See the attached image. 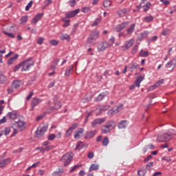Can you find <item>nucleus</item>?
Here are the masks:
<instances>
[{
    "label": "nucleus",
    "instance_id": "nucleus-1",
    "mask_svg": "<svg viewBox=\"0 0 176 176\" xmlns=\"http://www.w3.org/2000/svg\"><path fill=\"white\" fill-rule=\"evenodd\" d=\"M173 135H175V131L173 129H170V133H164L163 135H158L157 141L158 142H164L165 141H170Z\"/></svg>",
    "mask_w": 176,
    "mask_h": 176
},
{
    "label": "nucleus",
    "instance_id": "nucleus-2",
    "mask_svg": "<svg viewBox=\"0 0 176 176\" xmlns=\"http://www.w3.org/2000/svg\"><path fill=\"white\" fill-rule=\"evenodd\" d=\"M72 159H74V153H67L63 155L60 159V162L64 163L63 166L67 167L71 162H72Z\"/></svg>",
    "mask_w": 176,
    "mask_h": 176
},
{
    "label": "nucleus",
    "instance_id": "nucleus-3",
    "mask_svg": "<svg viewBox=\"0 0 176 176\" xmlns=\"http://www.w3.org/2000/svg\"><path fill=\"white\" fill-rule=\"evenodd\" d=\"M31 60H32V58H29L23 61L22 63H21L22 66L21 71H28L30 68H31V67L34 66L35 62L31 61Z\"/></svg>",
    "mask_w": 176,
    "mask_h": 176
},
{
    "label": "nucleus",
    "instance_id": "nucleus-4",
    "mask_svg": "<svg viewBox=\"0 0 176 176\" xmlns=\"http://www.w3.org/2000/svg\"><path fill=\"white\" fill-rule=\"evenodd\" d=\"M54 107H50L47 109V113H52V112H54V111H58L61 108V102L60 101H57V96H55L54 98Z\"/></svg>",
    "mask_w": 176,
    "mask_h": 176
},
{
    "label": "nucleus",
    "instance_id": "nucleus-5",
    "mask_svg": "<svg viewBox=\"0 0 176 176\" xmlns=\"http://www.w3.org/2000/svg\"><path fill=\"white\" fill-rule=\"evenodd\" d=\"M113 124H115V121L111 120L107 122L105 125L102 126V133H103V134H108L109 133H111V129L113 127Z\"/></svg>",
    "mask_w": 176,
    "mask_h": 176
},
{
    "label": "nucleus",
    "instance_id": "nucleus-6",
    "mask_svg": "<svg viewBox=\"0 0 176 176\" xmlns=\"http://www.w3.org/2000/svg\"><path fill=\"white\" fill-rule=\"evenodd\" d=\"M20 86H21V81L19 80H15L12 82L11 88L8 89V94H12L13 93V89H19Z\"/></svg>",
    "mask_w": 176,
    "mask_h": 176
},
{
    "label": "nucleus",
    "instance_id": "nucleus-7",
    "mask_svg": "<svg viewBox=\"0 0 176 176\" xmlns=\"http://www.w3.org/2000/svg\"><path fill=\"white\" fill-rule=\"evenodd\" d=\"M98 35H100V32H98V30L91 33L87 39V45H91V43H93V41H96L98 38Z\"/></svg>",
    "mask_w": 176,
    "mask_h": 176
},
{
    "label": "nucleus",
    "instance_id": "nucleus-8",
    "mask_svg": "<svg viewBox=\"0 0 176 176\" xmlns=\"http://www.w3.org/2000/svg\"><path fill=\"white\" fill-rule=\"evenodd\" d=\"M111 44L108 43L107 41H102L98 43L97 47L98 52H105L107 47H111Z\"/></svg>",
    "mask_w": 176,
    "mask_h": 176
},
{
    "label": "nucleus",
    "instance_id": "nucleus-9",
    "mask_svg": "<svg viewBox=\"0 0 176 176\" xmlns=\"http://www.w3.org/2000/svg\"><path fill=\"white\" fill-rule=\"evenodd\" d=\"M129 24V21H125L119 25H117L114 28V31H116V32H120V31H122L123 30H124V28H126V27H127Z\"/></svg>",
    "mask_w": 176,
    "mask_h": 176
},
{
    "label": "nucleus",
    "instance_id": "nucleus-10",
    "mask_svg": "<svg viewBox=\"0 0 176 176\" xmlns=\"http://www.w3.org/2000/svg\"><path fill=\"white\" fill-rule=\"evenodd\" d=\"M133 45H134V40L130 39L128 41H126L124 45L121 46V50L126 52V50H129Z\"/></svg>",
    "mask_w": 176,
    "mask_h": 176
},
{
    "label": "nucleus",
    "instance_id": "nucleus-11",
    "mask_svg": "<svg viewBox=\"0 0 176 176\" xmlns=\"http://www.w3.org/2000/svg\"><path fill=\"white\" fill-rule=\"evenodd\" d=\"M41 102H42V100L38 98H34L32 100V102H31V107H32L31 111H34V109L35 108V107H36L37 105H39Z\"/></svg>",
    "mask_w": 176,
    "mask_h": 176
},
{
    "label": "nucleus",
    "instance_id": "nucleus-12",
    "mask_svg": "<svg viewBox=\"0 0 176 176\" xmlns=\"http://www.w3.org/2000/svg\"><path fill=\"white\" fill-rule=\"evenodd\" d=\"M109 94V92L108 91H104L102 92L101 94H100L98 97H96L95 98V101H96V102H100V101H102L104 100V98H105V97H107L108 95Z\"/></svg>",
    "mask_w": 176,
    "mask_h": 176
},
{
    "label": "nucleus",
    "instance_id": "nucleus-13",
    "mask_svg": "<svg viewBox=\"0 0 176 176\" xmlns=\"http://www.w3.org/2000/svg\"><path fill=\"white\" fill-rule=\"evenodd\" d=\"M80 11V9H76L73 11H71L70 12H67L65 14V17L66 19H71L72 17H75V16H76V14H78V13H79Z\"/></svg>",
    "mask_w": 176,
    "mask_h": 176
},
{
    "label": "nucleus",
    "instance_id": "nucleus-14",
    "mask_svg": "<svg viewBox=\"0 0 176 176\" xmlns=\"http://www.w3.org/2000/svg\"><path fill=\"white\" fill-rule=\"evenodd\" d=\"M84 132H85V130L82 128H80L77 130V131H75L74 132L75 140H79L80 137H82V135L83 134Z\"/></svg>",
    "mask_w": 176,
    "mask_h": 176
},
{
    "label": "nucleus",
    "instance_id": "nucleus-15",
    "mask_svg": "<svg viewBox=\"0 0 176 176\" xmlns=\"http://www.w3.org/2000/svg\"><path fill=\"white\" fill-rule=\"evenodd\" d=\"M8 83V77L0 71V85H6Z\"/></svg>",
    "mask_w": 176,
    "mask_h": 176
},
{
    "label": "nucleus",
    "instance_id": "nucleus-16",
    "mask_svg": "<svg viewBox=\"0 0 176 176\" xmlns=\"http://www.w3.org/2000/svg\"><path fill=\"white\" fill-rule=\"evenodd\" d=\"M105 118H97L91 122L92 127H96V124H102L105 122Z\"/></svg>",
    "mask_w": 176,
    "mask_h": 176
},
{
    "label": "nucleus",
    "instance_id": "nucleus-17",
    "mask_svg": "<svg viewBox=\"0 0 176 176\" xmlns=\"http://www.w3.org/2000/svg\"><path fill=\"white\" fill-rule=\"evenodd\" d=\"M176 65V59L173 58L169 60L165 65L166 68H171L173 67V69H174V67Z\"/></svg>",
    "mask_w": 176,
    "mask_h": 176
},
{
    "label": "nucleus",
    "instance_id": "nucleus-18",
    "mask_svg": "<svg viewBox=\"0 0 176 176\" xmlns=\"http://www.w3.org/2000/svg\"><path fill=\"white\" fill-rule=\"evenodd\" d=\"M96 131H87L85 135V138L87 140V138H93L96 135Z\"/></svg>",
    "mask_w": 176,
    "mask_h": 176
},
{
    "label": "nucleus",
    "instance_id": "nucleus-19",
    "mask_svg": "<svg viewBox=\"0 0 176 176\" xmlns=\"http://www.w3.org/2000/svg\"><path fill=\"white\" fill-rule=\"evenodd\" d=\"M43 14H37L32 20V23L36 24L41 19H42Z\"/></svg>",
    "mask_w": 176,
    "mask_h": 176
},
{
    "label": "nucleus",
    "instance_id": "nucleus-20",
    "mask_svg": "<svg viewBox=\"0 0 176 176\" xmlns=\"http://www.w3.org/2000/svg\"><path fill=\"white\" fill-rule=\"evenodd\" d=\"M129 10L126 8L122 9L118 12L119 17H124L128 13Z\"/></svg>",
    "mask_w": 176,
    "mask_h": 176
},
{
    "label": "nucleus",
    "instance_id": "nucleus-21",
    "mask_svg": "<svg viewBox=\"0 0 176 176\" xmlns=\"http://www.w3.org/2000/svg\"><path fill=\"white\" fill-rule=\"evenodd\" d=\"M120 107H114L113 109H110L108 111L109 115H115V113H118V112L120 111Z\"/></svg>",
    "mask_w": 176,
    "mask_h": 176
},
{
    "label": "nucleus",
    "instance_id": "nucleus-22",
    "mask_svg": "<svg viewBox=\"0 0 176 176\" xmlns=\"http://www.w3.org/2000/svg\"><path fill=\"white\" fill-rule=\"evenodd\" d=\"M118 129H126V127H127V120H121V121L118 123Z\"/></svg>",
    "mask_w": 176,
    "mask_h": 176
},
{
    "label": "nucleus",
    "instance_id": "nucleus-23",
    "mask_svg": "<svg viewBox=\"0 0 176 176\" xmlns=\"http://www.w3.org/2000/svg\"><path fill=\"white\" fill-rule=\"evenodd\" d=\"M7 116L9 119H17V113L16 111L8 112Z\"/></svg>",
    "mask_w": 176,
    "mask_h": 176
},
{
    "label": "nucleus",
    "instance_id": "nucleus-24",
    "mask_svg": "<svg viewBox=\"0 0 176 176\" xmlns=\"http://www.w3.org/2000/svg\"><path fill=\"white\" fill-rule=\"evenodd\" d=\"M17 58H19V54H16L14 55V56H12L10 59H8L7 62L8 65H12V64H13V63H14V61H16Z\"/></svg>",
    "mask_w": 176,
    "mask_h": 176
},
{
    "label": "nucleus",
    "instance_id": "nucleus-25",
    "mask_svg": "<svg viewBox=\"0 0 176 176\" xmlns=\"http://www.w3.org/2000/svg\"><path fill=\"white\" fill-rule=\"evenodd\" d=\"M10 163V158H7L3 160H0V167H5L7 164H9Z\"/></svg>",
    "mask_w": 176,
    "mask_h": 176
},
{
    "label": "nucleus",
    "instance_id": "nucleus-26",
    "mask_svg": "<svg viewBox=\"0 0 176 176\" xmlns=\"http://www.w3.org/2000/svg\"><path fill=\"white\" fill-rule=\"evenodd\" d=\"M60 41H67V42H69V41H71V36H69V34H63L60 36Z\"/></svg>",
    "mask_w": 176,
    "mask_h": 176
},
{
    "label": "nucleus",
    "instance_id": "nucleus-27",
    "mask_svg": "<svg viewBox=\"0 0 176 176\" xmlns=\"http://www.w3.org/2000/svg\"><path fill=\"white\" fill-rule=\"evenodd\" d=\"M144 79V76H140V77H138V78L134 82V85L136 87H140V85H141V81Z\"/></svg>",
    "mask_w": 176,
    "mask_h": 176
},
{
    "label": "nucleus",
    "instance_id": "nucleus-28",
    "mask_svg": "<svg viewBox=\"0 0 176 176\" xmlns=\"http://www.w3.org/2000/svg\"><path fill=\"white\" fill-rule=\"evenodd\" d=\"M134 30H135V23H132L129 28L127 29L126 32L128 34L131 35V34L134 32Z\"/></svg>",
    "mask_w": 176,
    "mask_h": 176
},
{
    "label": "nucleus",
    "instance_id": "nucleus-29",
    "mask_svg": "<svg viewBox=\"0 0 176 176\" xmlns=\"http://www.w3.org/2000/svg\"><path fill=\"white\" fill-rule=\"evenodd\" d=\"M45 133L41 128H40V126L37 129V130L36 131V134L37 135L38 138L39 137H43L45 135Z\"/></svg>",
    "mask_w": 176,
    "mask_h": 176
},
{
    "label": "nucleus",
    "instance_id": "nucleus-30",
    "mask_svg": "<svg viewBox=\"0 0 176 176\" xmlns=\"http://www.w3.org/2000/svg\"><path fill=\"white\" fill-rule=\"evenodd\" d=\"M14 124L18 129H21V127H24V125L25 124V122H24L21 120H19L18 122H16Z\"/></svg>",
    "mask_w": 176,
    "mask_h": 176
},
{
    "label": "nucleus",
    "instance_id": "nucleus-31",
    "mask_svg": "<svg viewBox=\"0 0 176 176\" xmlns=\"http://www.w3.org/2000/svg\"><path fill=\"white\" fill-rule=\"evenodd\" d=\"M142 21H144V23H151V21H153V16L152 15L146 16L143 18Z\"/></svg>",
    "mask_w": 176,
    "mask_h": 176
},
{
    "label": "nucleus",
    "instance_id": "nucleus-32",
    "mask_svg": "<svg viewBox=\"0 0 176 176\" xmlns=\"http://www.w3.org/2000/svg\"><path fill=\"white\" fill-rule=\"evenodd\" d=\"M100 166L96 165L94 164H91L89 169V173H91V171H96V170H98Z\"/></svg>",
    "mask_w": 176,
    "mask_h": 176
},
{
    "label": "nucleus",
    "instance_id": "nucleus-33",
    "mask_svg": "<svg viewBox=\"0 0 176 176\" xmlns=\"http://www.w3.org/2000/svg\"><path fill=\"white\" fill-rule=\"evenodd\" d=\"M139 56L140 57H148L149 56V52L148 51H144V50H141Z\"/></svg>",
    "mask_w": 176,
    "mask_h": 176
},
{
    "label": "nucleus",
    "instance_id": "nucleus-34",
    "mask_svg": "<svg viewBox=\"0 0 176 176\" xmlns=\"http://www.w3.org/2000/svg\"><path fill=\"white\" fill-rule=\"evenodd\" d=\"M149 32L148 31H144V32L141 33L140 36L138 37V41H142V39H144V38H146Z\"/></svg>",
    "mask_w": 176,
    "mask_h": 176
},
{
    "label": "nucleus",
    "instance_id": "nucleus-35",
    "mask_svg": "<svg viewBox=\"0 0 176 176\" xmlns=\"http://www.w3.org/2000/svg\"><path fill=\"white\" fill-rule=\"evenodd\" d=\"M10 131H12V130L10 127H6L4 130L0 131V133L2 132L4 135H9Z\"/></svg>",
    "mask_w": 176,
    "mask_h": 176
},
{
    "label": "nucleus",
    "instance_id": "nucleus-36",
    "mask_svg": "<svg viewBox=\"0 0 176 176\" xmlns=\"http://www.w3.org/2000/svg\"><path fill=\"white\" fill-rule=\"evenodd\" d=\"M111 1H103V6L106 9H109L111 8Z\"/></svg>",
    "mask_w": 176,
    "mask_h": 176
},
{
    "label": "nucleus",
    "instance_id": "nucleus-37",
    "mask_svg": "<svg viewBox=\"0 0 176 176\" xmlns=\"http://www.w3.org/2000/svg\"><path fill=\"white\" fill-rule=\"evenodd\" d=\"M40 129H41L42 131L45 133V131H47V128L49 127V124H43L40 125Z\"/></svg>",
    "mask_w": 176,
    "mask_h": 176
},
{
    "label": "nucleus",
    "instance_id": "nucleus-38",
    "mask_svg": "<svg viewBox=\"0 0 176 176\" xmlns=\"http://www.w3.org/2000/svg\"><path fill=\"white\" fill-rule=\"evenodd\" d=\"M129 68L131 69V71H133V69H137V68H140V65L138 64H130Z\"/></svg>",
    "mask_w": 176,
    "mask_h": 176
},
{
    "label": "nucleus",
    "instance_id": "nucleus-39",
    "mask_svg": "<svg viewBox=\"0 0 176 176\" xmlns=\"http://www.w3.org/2000/svg\"><path fill=\"white\" fill-rule=\"evenodd\" d=\"M151 6H152V4L151 3H146V5L143 6L144 12H147V10H149Z\"/></svg>",
    "mask_w": 176,
    "mask_h": 176
},
{
    "label": "nucleus",
    "instance_id": "nucleus-40",
    "mask_svg": "<svg viewBox=\"0 0 176 176\" xmlns=\"http://www.w3.org/2000/svg\"><path fill=\"white\" fill-rule=\"evenodd\" d=\"M74 69V65H72L70 67H68V69L65 71V76H69V74H71V71Z\"/></svg>",
    "mask_w": 176,
    "mask_h": 176
},
{
    "label": "nucleus",
    "instance_id": "nucleus-41",
    "mask_svg": "<svg viewBox=\"0 0 176 176\" xmlns=\"http://www.w3.org/2000/svg\"><path fill=\"white\" fill-rule=\"evenodd\" d=\"M102 144L104 146H107L109 144V140L107 137L104 138L103 140L102 141Z\"/></svg>",
    "mask_w": 176,
    "mask_h": 176
},
{
    "label": "nucleus",
    "instance_id": "nucleus-42",
    "mask_svg": "<svg viewBox=\"0 0 176 176\" xmlns=\"http://www.w3.org/2000/svg\"><path fill=\"white\" fill-rule=\"evenodd\" d=\"M101 19L100 18L96 19L94 22L91 24V27H96L100 24Z\"/></svg>",
    "mask_w": 176,
    "mask_h": 176
},
{
    "label": "nucleus",
    "instance_id": "nucleus-43",
    "mask_svg": "<svg viewBox=\"0 0 176 176\" xmlns=\"http://www.w3.org/2000/svg\"><path fill=\"white\" fill-rule=\"evenodd\" d=\"M80 12H82V13H89V12H90V8H89V7H82L80 9Z\"/></svg>",
    "mask_w": 176,
    "mask_h": 176
},
{
    "label": "nucleus",
    "instance_id": "nucleus-44",
    "mask_svg": "<svg viewBox=\"0 0 176 176\" xmlns=\"http://www.w3.org/2000/svg\"><path fill=\"white\" fill-rule=\"evenodd\" d=\"M170 32V30L168 28H166L161 32V35H163V36H166V35H168Z\"/></svg>",
    "mask_w": 176,
    "mask_h": 176
},
{
    "label": "nucleus",
    "instance_id": "nucleus-45",
    "mask_svg": "<svg viewBox=\"0 0 176 176\" xmlns=\"http://www.w3.org/2000/svg\"><path fill=\"white\" fill-rule=\"evenodd\" d=\"M138 174L140 176H144L146 174V170H145L144 169H140L138 171Z\"/></svg>",
    "mask_w": 176,
    "mask_h": 176
},
{
    "label": "nucleus",
    "instance_id": "nucleus-46",
    "mask_svg": "<svg viewBox=\"0 0 176 176\" xmlns=\"http://www.w3.org/2000/svg\"><path fill=\"white\" fill-rule=\"evenodd\" d=\"M109 108H111L109 105L100 106V111H108Z\"/></svg>",
    "mask_w": 176,
    "mask_h": 176
},
{
    "label": "nucleus",
    "instance_id": "nucleus-47",
    "mask_svg": "<svg viewBox=\"0 0 176 176\" xmlns=\"http://www.w3.org/2000/svg\"><path fill=\"white\" fill-rule=\"evenodd\" d=\"M164 83V79H162L157 81V82L153 85V87H159L160 85H163Z\"/></svg>",
    "mask_w": 176,
    "mask_h": 176
},
{
    "label": "nucleus",
    "instance_id": "nucleus-48",
    "mask_svg": "<svg viewBox=\"0 0 176 176\" xmlns=\"http://www.w3.org/2000/svg\"><path fill=\"white\" fill-rule=\"evenodd\" d=\"M112 71L106 70L104 73V76L108 78V76H111L112 75Z\"/></svg>",
    "mask_w": 176,
    "mask_h": 176
},
{
    "label": "nucleus",
    "instance_id": "nucleus-49",
    "mask_svg": "<svg viewBox=\"0 0 176 176\" xmlns=\"http://www.w3.org/2000/svg\"><path fill=\"white\" fill-rule=\"evenodd\" d=\"M153 167V162H151L146 166V170H151Z\"/></svg>",
    "mask_w": 176,
    "mask_h": 176
},
{
    "label": "nucleus",
    "instance_id": "nucleus-50",
    "mask_svg": "<svg viewBox=\"0 0 176 176\" xmlns=\"http://www.w3.org/2000/svg\"><path fill=\"white\" fill-rule=\"evenodd\" d=\"M33 2H34V1H30L28 3V5L26 6V7H25V10H26L27 12H28V10H30V8L32 7V3H33Z\"/></svg>",
    "mask_w": 176,
    "mask_h": 176
},
{
    "label": "nucleus",
    "instance_id": "nucleus-51",
    "mask_svg": "<svg viewBox=\"0 0 176 176\" xmlns=\"http://www.w3.org/2000/svg\"><path fill=\"white\" fill-rule=\"evenodd\" d=\"M80 167H82V165H75L69 170V173H74V171H75V170H76V168H79Z\"/></svg>",
    "mask_w": 176,
    "mask_h": 176
},
{
    "label": "nucleus",
    "instance_id": "nucleus-52",
    "mask_svg": "<svg viewBox=\"0 0 176 176\" xmlns=\"http://www.w3.org/2000/svg\"><path fill=\"white\" fill-rule=\"evenodd\" d=\"M56 138V135L54 133L50 134L47 139L49 141H53Z\"/></svg>",
    "mask_w": 176,
    "mask_h": 176
},
{
    "label": "nucleus",
    "instance_id": "nucleus-53",
    "mask_svg": "<svg viewBox=\"0 0 176 176\" xmlns=\"http://www.w3.org/2000/svg\"><path fill=\"white\" fill-rule=\"evenodd\" d=\"M50 45H52V46H57L58 45V41L57 40H51L50 41Z\"/></svg>",
    "mask_w": 176,
    "mask_h": 176
},
{
    "label": "nucleus",
    "instance_id": "nucleus-54",
    "mask_svg": "<svg viewBox=\"0 0 176 176\" xmlns=\"http://www.w3.org/2000/svg\"><path fill=\"white\" fill-rule=\"evenodd\" d=\"M27 20H28V16L25 15V16L21 17V23H27Z\"/></svg>",
    "mask_w": 176,
    "mask_h": 176
},
{
    "label": "nucleus",
    "instance_id": "nucleus-55",
    "mask_svg": "<svg viewBox=\"0 0 176 176\" xmlns=\"http://www.w3.org/2000/svg\"><path fill=\"white\" fill-rule=\"evenodd\" d=\"M73 132L74 131L72 129L69 128L68 130L66 131V137H69V135H71Z\"/></svg>",
    "mask_w": 176,
    "mask_h": 176
},
{
    "label": "nucleus",
    "instance_id": "nucleus-56",
    "mask_svg": "<svg viewBox=\"0 0 176 176\" xmlns=\"http://www.w3.org/2000/svg\"><path fill=\"white\" fill-rule=\"evenodd\" d=\"M63 21H64V23H65V24L63 25V27H69V20L63 19Z\"/></svg>",
    "mask_w": 176,
    "mask_h": 176
},
{
    "label": "nucleus",
    "instance_id": "nucleus-57",
    "mask_svg": "<svg viewBox=\"0 0 176 176\" xmlns=\"http://www.w3.org/2000/svg\"><path fill=\"white\" fill-rule=\"evenodd\" d=\"M32 96H34V92L33 91H30L29 93L28 96L26 97L27 101H30V100H31Z\"/></svg>",
    "mask_w": 176,
    "mask_h": 176
},
{
    "label": "nucleus",
    "instance_id": "nucleus-58",
    "mask_svg": "<svg viewBox=\"0 0 176 176\" xmlns=\"http://www.w3.org/2000/svg\"><path fill=\"white\" fill-rule=\"evenodd\" d=\"M138 50V45L133 46L132 49V54H135L137 53V51Z\"/></svg>",
    "mask_w": 176,
    "mask_h": 176
},
{
    "label": "nucleus",
    "instance_id": "nucleus-59",
    "mask_svg": "<svg viewBox=\"0 0 176 176\" xmlns=\"http://www.w3.org/2000/svg\"><path fill=\"white\" fill-rule=\"evenodd\" d=\"M70 129H72L73 131L74 130H76V129H78V123L73 124L70 127Z\"/></svg>",
    "mask_w": 176,
    "mask_h": 176
},
{
    "label": "nucleus",
    "instance_id": "nucleus-60",
    "mask_svg": "<svg viewBox=\"0 0 176 176\" xmlns=\"http://www.w3.org/2000/svg\"><path fill=\"white\" fill-rule=\"evenodd\" d=\"M43 41H45V38L40 37L38 40H37V43L38 45H42V43H43Z\"/></svg>",
    "mask_w": 176,
    "mask_h": 176
},
{
    "label": "nucleus",
    "instance_id": "nucleus-61",
    "mask_svg": "<svg viewBox=\"0 0 176 176\" xmlns=\"http://www.w3.org/2000/svg\"><path fill=\"white\" fill-rule=\"evenodd\" d=\"M21 67H22L21 63H19V65H16L14 68V72H16V71H19V69H20Z\"/></svg>",
    "mask_w": 176,
    "mask_h": 176
},
{
    "label": "nucleus",
    "instance_id": "nucleus-62",
    "mask_svg": "<svg viewBox=\"0 0 176 176\" xmlns=\"http://www.w3.org/2000/svg\"><path fill=\"white\" fill-rule=\"evenodd\" d=\"M76 0H70L69 1V4L70 5V6L72 8L74 7V5H76Z\"/></svg>",
    "mask_w": 176,
    "mask_h": 176
},
{
    "label": "nucleus",
    "instance_id": "nucleus-63",
    "mask_svg": "<svg viewBox=\"0 0 176 176\" xmlns=\"http://www.w3.org/2000/svg\"><path fill=\"white\" fill-rule=\"evenodd\" d=\"M3 33L6 34V35H8V36H9L10 38H14V34H12V33H8L6 32H3Z\"/></svg>",
    "mask_w": 176,
    "mask_h": 176
},
{
    "label": "nucleus",
    "instance_id": "nucleus-64",
    "mask_svg": "<svg viewBox=\"0 0 176 176\" xmlns=\"http://www.w3.org/2000/svg\"><path fill=\"white\" fill-rule=\"evenodd\" d=\"M53 2V1H52V0H45V1H44V3H45V6H48L49 5H50V3H52Z\"/></svg>",
    "mask_w": 176,
    "mask_h": 176
}]
</instances>
